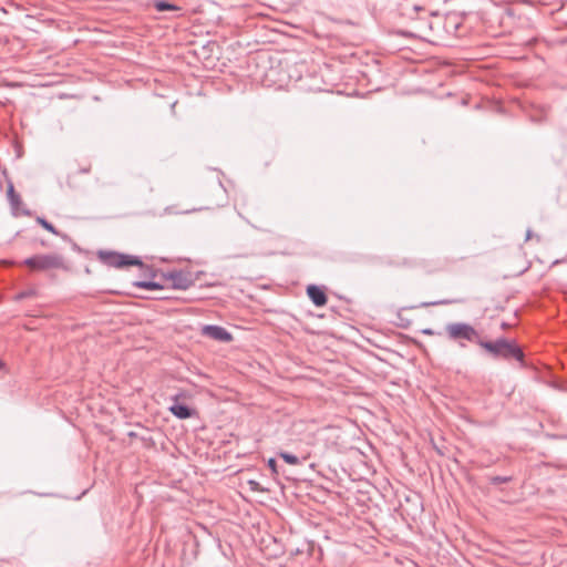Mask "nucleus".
I'll return each mask as SVG.
<instances>
[{
  "mask_svg": "<svg viewBox=\"0 0 567 567\" xmlns=\"http://www.w3.org/2000/svg\"><path fill=\"white\" fill-rule=\"evenodd\" d=\"M478 346L485 349L494 358L515 359L517 361L523 360V351L514 342L507 339L501 338L495 341H484L481 339Z\"/></svg>",
  "mask_w": 567,
  "mask_h": 567,
  "instance_id": "nucleus-1",
  "label": "nucleus"
},
{
  "mask_svg": "<svg viewBox=\"0 0 567 567\" xmlns=\"http://www.w3.org/2000/svg\"><path fill=\"white\" fill-rule=\"evenodd\" d=\"M445 331L447 334V338L451 341H455L460 344V347L465 348L466 344L463 342H474L478 344V341H481V337L478 332L475 330V328L468 323L465 322H453L449 323L445 327Z\"/></svg>",
  "mask_w": 567,
  "mask_h": 567,
  "instance_id": "nucleus-2",
  "label": "nucleus"
},
{
  "mask_svg": "<svg viewBox=\"0 0 567 567\" xmlns=\"http://www.w3.org/2000/svg\"><path fill=\"white\" fill-rule=\"evenodd\" d=\"M31 270L44 271L64 268V259L58 254L35 255L23 260Z\"/></svg>",
  "mask_w": 567,
  "mask_h": 567,
  "instance_id": "nucleus-3",
  "label": "nucleus"
},
{
  "mask_svg": "<svg viewBox=\"0 0 567 567\" xmlns=\"http://www.w3.org/2000/svg\"><path fill=\"white\" fill-rule=\"evenodd\" d=\"M99 258L103 264L114 268L142 265V261L138 258L115 251H100Z\"/></svg>",
  "mask_w": 567,
  "mask_h": 567,
  "instance_id": "nucleus-4",
  "label": "nucleus"
},
{
  "mask_svg": "<svg viewBox=\"0 0 567 567\" xmlns=\"http://www.w3.org/2000/svg\"><path fill=\"white\" fill-rule=\"evenodd\" d=\"M166 278L172 281L173 288L186 290L194 284V279L189 272L185 271H171Z\"/></svg>",
  "mask_w": 567,
  "mask_h": 567,
  "instance_id": "nucleus-5",
  "label": "nucleus"
},
{
  "mask_svg": "<svg viewBox=\"0 0 567 567\" xmlns=\"http://www.w3.org/2000/svg\"><path fill=\"white\" fill-rule=\"evenodd\" d=\"M202 334L221 342H229L233 339L231 334L226 329L214 324L204 326Z\"/></svg>",
  "mask_w": 567,
  "mask_h": 567,
  "instance_id": "nucleus-6",
  "label": "nucleus"
},
{
  "mask_svg": "<svg viewBox=\"0 0 567 567\" xmlns=\"http://www.w3.org/2000/svg\"><path fill=\"white\" fill-rule=\"evenodd\" d=\"M172 402L173 403L168 410L177 419L185 420L192 417L195 414L193 409L179 402L178 395L173 396Z\"/></svg>",
  "mask_w": 567,
  "mask_h": 567,
  "instance_id": "nucleus-7",
  "label": "nucleus"
},
{
  "mask_svg": "<svg viewBox=\"0 0 567 567\" xmlns=\"http://www.w3.org/2000/svg\"><path fill=\"white\" fill-rule=\"evenodd\" d=\"M307 295L317 307H323L328 301L326 292L316 285L307 287Z\"/></svg>",
  "mask_w": 567,
  "mask_h": 567,
  "instance_id": "nucleus-8",
  "label": "nucleus"
},
{
  "mask_svg": "<svg viewBox=\"0 0 567 567\" xmlns=\"http://www.w3.org/2000/svg\"><path fill=\"white\" fill-rule=\"evenodd\" d=\"M8 198H9V202H10L13 210H16V212L19 210V206L21 204V198L14 192V188H13L12 184H9V187H8Z\"/></svg>",
  "mask_w": 567,
  "mask_h": 567,
  "instance_id": "nucleus-9",
  "label": "nucleus"
},
{
  "mask_svg": "<svg viewBox=\"0 0 567 567\" xmlns=\"http://www.w3.org/2000/svg\"><path fill=\"white\" fill-rule=\"evenodd\" d=\"M154 7L159 12L167 11V10H172V11H178L179 10V8L177 6L168 3L166 1H156L154 3Z\"/></svg>",
  "mask_w": 567,
  "mask_h": 567,
  "instance_id": "nucleus-10",
  "label": "nucleus"
},
{
  "mask_svg": "<svg viewBox=\"0 0 567 567\" xmlns=\"http://www.w3.org/2000/svg\"><path fill=\"white\" fill-rule=\"evenodd\" d=\"M279 456L290 465H298L300 463L299 458L296 455L290 454L288 452H280Z\"/></svg>",
  "mask_w": 567,
  "mask_h": 567,
  "instance_id": "nucleus-11",
  "label": "nucleus"
},
{
  "mask_svg": "<svg viewBox=\"0 0 567 567\" xmlns=\"http://www.w3.org/2000/svg\"><path fill=\"white\" fill-rule=\"evenodd\" d=\"M137 287L148 289V290H155L161 289L162 286L154 281H141L136 284Z\"/></svg>",
  "mask_w": 567,
  "mask_h": 567,
  "instance_id": "nucleus-12",
  "label": "nucleus"
},
{
  "mask_svg": "<svg viewBox=\"0 0 567 567\" xmlns=\"http://www.w3.org/2000/svg\"><path fill=\"white\" fill-rule=\"evenodd\" d=\"M38 223L44 228L47 229L48 231L52 233V234H58L56 229L54 228V226L52 224H50L48 220H45L44 218H38Z\"/></svg>",
  "mask_w": 567,
  "mask_h": 567,
  "instance_id": "nucleus-13",
  "label": "nucleus"
},
{
  "mask_svg": "<svg viewBox=\"0 0 567 567\" xmlns=\"http://www.w3.org/2000/svg\"><path fill=\"white\" fill-rule=\"evenodd\" d=\"M268 467L271 470L272 473H277V463L275 458L268 460Z\"/></svg>",
  "mask_w": 567,
  "mask_h": 567,
  "instance_id": "nucleus-14",
  "label": "nucleus"
},
{
  "mask_svg": "<svg viewBox=\"0 0 567 567\" xmlns=\"http://www.w3.org/2000/svg\"><path fill=\"white\" fill-rule=\"evenodd\" d=\"M423 333H424V334H427V336H432V334H434L433 330H431V329H425V330H423Z\"/></svg>",
  "mask_w": 567,
  "mask_h": 567,
  "instance_id": "nucleus-15",
  "label": "nucleus"
},
{
  "mask_svg": "<svg viewBox=\"0 0 567 567\" xmlns=\"http://www.w3.org/2000/svg\"><path fill=\"white\" fill-rule=\"evenodd\" d=\"M533 234H532V230H527L526 233V240H529L532 238Z\"/></svg>",
  "mask_w": 567,
  "mask_h": 567,
  "instance_id": "nucleus-16",
  "label": "nucleus"
},
{
  "mask_svg": "<svg viewBox=\"0 0 567 567\" xmlns=\"http://www.w3.org/2000/svg\"><path fill=\"white\" fill-rule=\"evenodd\" d=\"M250 484H251L252 489H256V486L258 485V483L250 481Z\"/></svg>",
  "mask_w": 567,
  "mask_h": 567,
  "instance_id": "nucleus-17",
  "label": "nucleus"
},
{
  "mask_svg": "<svg viewBox=\"0 0 567 567\" xmlns=\"http://www.w3.org/2000/svg\"><path fill=\"white\" fill-rule=\"evenodd\" d=\"M250 484H251L252 489H256V486L258 485V483L250 481Z\"/></svg>",
  "mask_w": 567,
  "mask_h": 567,
  "instance_id": "nucleus-18",
  "label": "nucleus"
},
{
  "mask_svg": "<svg viewBox=\"0 0 567 567\" xmlns=\"http://www.w3.org/2000/svg\"><path fill=\"white\" fill-rule=\"evenodd\" d=\"M250 484H251L252 489H256V486L258 485V483L250 481Z\"/></svg>",
  "mask_w": 567,
  "mask_h": 567,
  "instance_id": "nucleus-19",
  "label": "nucleus"
},
{
  "mask_svg": "<svg viewBox=\"0 0 567 567\" xmlns=\"http://www.w3.org/2000/svg\"><path fill=\"white\" fill-rule=\"evenodd\" d=\"M413 10H414V11H417V10H420V8H419L417 6H414V7H413Z\"/></svg>",
  "mask_w": 567,
  "mask_h": 567,
  "instance_id": "nucleus-20",
  "label": "nucleus"
}]
</instances>
